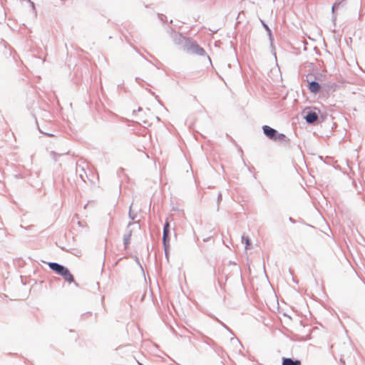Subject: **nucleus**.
Returning <instances> with one entry per match:
<instances>
[{"label": "nucleus", "mask_w": 365, "mask_h": 365, "mask_svg": "<svg viewBox=\"0 0 365 365\" xmlns=\"http://www.w3.org/2000/svg\"><path fill=\"white\" fill-rule=\"evenodd\" d=\"M262 130L266 137L277 142H289V138L283 133H279L276 129L269 126L263 125Z\"/></svg>", "instance_id": "f257e3e1"}, {"label": "nucleus", "mask_w": 365, "mask_h": 365, "mask_svg": "<svg viewBox=\"0 0 365 365\" xmlns=\"http://www.w3.org/2000/svg\"><path fill=\"white\" fill-rule=\"evenodd\" d=\"M48 267L56 274L62 276L67 282H74L73 276L66 267L55 262L48 263Z\"/></svg>", "instance_id": "f03ea898"}, {"label": "nucleus", "mask_w": 365, "mask_h": 365, "mask_svg": "<svg viewBox=\"0 0 365 365\" xmlns=\"http://www.w3.org/2000/svg\"><path fill=\"white\" fill-rule=\"evenodd\" d=\"M183 49L188 53L196 54L198 56H204L205 54V51L196 42L191 41L189 39L188 41H185V43L183 45Z\"/></svg>", "instance_id": "7ed1b4c3"}, {"label": "nucleus", "mask_w": 365, "mask_h": 365, "mask_svg": "<svg viewBox=\"0 0 365 365\" xmlns=\"http://www.w3.org/2000/svg\"><path fill=\"white\" fill-rule=\"evenodd\" d=\"M170 239V227L168 222H165L163 226V245L165 250V255L168 260V250H169V242Z\"/></svg>", "instance_id": "20e7f679"}, {"label": "nucleus", "mask_w": 365, "mask_h": 365, "mask_svg": "<svg viewBox=\"0 0 365 365\" xmlns=\"http://www.w3.org/2000/svg\"><path fill=\"white\" fill-rule=\"evenodd\" d=\"M140 227L138 223H131L128 227V234L124 235V244L127 247L132 237H137L140 232Z\"/></svg>", "instance_id": "39448f33"}, {"label": "nucleus", "mask_w": 365, "mask_h": 365, "mask_svg": "<svg viewBox=\"0 0 365 365\" xmlns=\"http://www.w3.org/2000/svg\"><path fill=\"white\" fill-rule=\"evenodd\" d=\"M312 74H308L306 78V81L308 83V88L310 92L316 94L321 90V86L315 79H312Z\"/></svg>", "instance_id": "423d86ee"}, {"label": "nucleus", "mask_w": 365, "mask_h": 365, "mask_svg": "<svg viewBox=\"0 0 365 365\" xmlns=\"http://www.w3.org/2000/svg\"><path fill=\"white\" fill-rule=\"evenodd\" d=\"M303 113L304 114V118L306 122L309 124L314 123L319 118L318 113H316L315 111L304 110Z\"/></svg>", "instance_id": "0eeeda50"}, {"label": "nucleus", "mask_w": 365, "mask_h": 365, "mask_svg": "<svg viewBox=\"0 0 365 365\" xmlns=\"http://www.w3.org/2000/svg\"><path fill=\"white\" fill-rule=\"evenodd\" d=\"M173 38L176 43L182 44V46L185 43V41H189V39L184 37L182 34L176 32L173 34Z\"/></svg>", "instance_id": "6e6552de"}, {"label": "nucleus", "mask_w": 365, "mask_h": 365, "mask_svg": "<svg viewBox=\"0 0 365 365\" xmlns=\"http://www.w3.org/2000/svg\"><path fill=\"white\" fill-rule=\"evenodd\" d=\"M301 361L299 359H293L292 358H282V365H301Z\"/></svg>", "instance_id": "1a4fd4ad"}, {"label": "nucleus", "mask_w": 365, "mask_h": 365, "mask_svg": "<svg viewBox=\"0 0 365 365\" xmlns=\"http://www.w3.org/2000/svg\"><path fill=\"white\" fill-rule=\"evenodd\" d=\"M260 22L262 25V26L264 28V29L266 30V31L267 32V35L269 36V41H271V43L273 41V36H272V31L271 29H269V27L268 26V25L262 19H260Z\"/></svg>", "instance_id": "9d476101"}, {"label": "nucleus", "mask_w": 365, "mask_h": 365, "mask_svg": "<svg viewBox=\"0 0 365 365\" xmlns=\"http://www.w3.org/2000/svg\"><path fill=\"white\" fill-rule=\"evenodd\" d=\"M242 242L245 244V249L248 250L250 249V246L251 245L250 240L248 237H245V235H242Z\"/></svg>", "instance_id": "9b49d317"}, {"label": "nucleus", "mask_w": 365, "mask_h": 365, "mask_svg": "<svg viewBox=\"0 0 365 365\" xmlns=\"http://www.w3.org/2000/svg\"><path fill=\"white\" fill-rule=\"evenodd\" d=\"M345 0L336 1L334 3L331 7V11L332 14H334V10L339 7V5H341Z\"/></svg>", "instance_id": "f8f14e48"}, {"label": "nucleus", "mask_w": 365, "mask_h": 365, "mask_svg": "<svg viewBox=\"0 0 365 365\" xmlns=\"http://www.w3.org/2000/svg\"><path fill=\"white\" fill-rule=\"evenodd\" d=\"M230 341H231V343H232L233 344H237L239 346H242L241 342L240 341V340H239L237 338L232 337V338L230 339Z\"/></svg>", "instance_id": "ddd939ff"}, {"label": "nucleus", "mask_w": 365, "mask_h": 365, "mask_svg": "<svg viewBox=\"0 0 365 365\" xmlns=\"http://www.w3.org/2000/svg\"><path fill=\"white\" fill-rule=\"evenodd\" d=\"M216 320L225 328L226 329L227 331H229L231 334H233L232 331H231V329L226 325L225 324L222 322L220 321L218 319H216Z\"/></svg>", "instance_id": "4468645a"}, {"label": "nucleus", "mask_w": 365, "mask_h": 365, "mask_svg": "<svg viewBox=\"0 0 365 365\" xmlns=\"http://www.w3.org/2000/svg\"><path fill=\"white\" fill-rule=\"evenodd\" d=\"M222 200V194L221 193H219L218 194V197H217V202L218 203L220 202V201Z\"/></svg>", "instance_id": "2eb2a0df"}, {"label": "nucleus", "mask_w": 365, "mask_h": 365, "mask_svg": "<svg viewBox=\"0 0 365 365\" xmlns=\"http://www.w3.org/2000/svg\"><path fill=\"white\" fill-rule=\"evenodd\" d=\"M164 18L166 19L165 16H164L163 14H161V17H160L161 21H164Z\"/></svg>", "instance_id": "dca6fc26"}, {"label": "nucleus", "mask_w": 365, "mask_h": 365, "mask_svg": "<svg viewBox=\"0 0 365 365\" xmlns=\"http://www.w3.org/2000/svg\"><path fill=\"white\" fill-rule=\"evenodd\" d=\"M289 221L292 222H294V220H293L292 217H289Z\"/></svg>", "instance_id": "f3484780"}, {"label": "nucleus", "mask_w": 365, "mask_h": 365, "mask_svg": "<svg viewBox=\"0 0 365 365\" xmlns=\"http://www.w3.org/2000/svg\"><path fill=\"white\" fill-rule=\"evenodd\" d=\"M140 364V365H142V364Z\"/></svg>", "instance_id": "a211bd4d"}]
</instances>
